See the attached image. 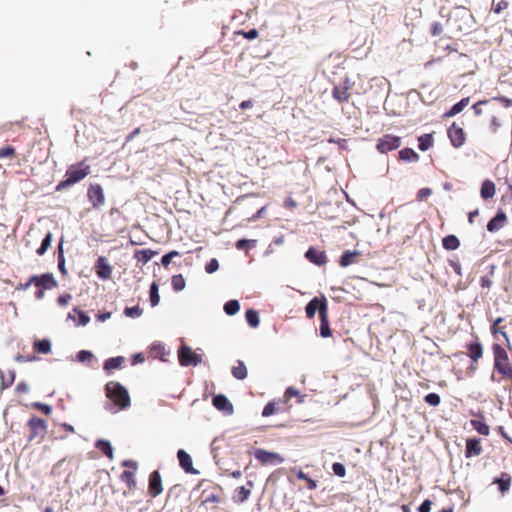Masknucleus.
<instances>
[{
	"mask_svg": "<svg viewBox=\"0 0 512 512\" xmlns=\"http://www.w3.org/2000/svg\"><path fill=\"white\" fill-rule=\"evenodd\" d=\"M106 396L117 407L115 410H123L130 406V396L128 391L120 383L110 381L105 386Z\"/></svg>",
	"mask_w": 512,
	"mask_h": 512,
	"instance_id": "obj_1",
	"label": "nucleus"
},
{
	"mask_svg": "<svg viewBox=\"0 0 512 512\" xmlns=\"http://www.w3.org/2000/svg\"><path fill=\"white\" fill-rule=\"evenodd\" d=\"M90 174V166L85 164L84 161H81L77 164L71 165L68 167L65 177L66 179L59 182L56 186L57 191H61L67 187H70L81 180H83L86 176Z\"/></svg>",
	"mask_w": 512,
	"mask_h": 512,
	"instance_id": "obj_2",
	"label": "nucleus"
},
{
	"mask_svg": "<svg viewBox=\"0 0 512 512\" xmlns=\"http://www.w3.org/2000/svg\"><path fill=\"white\" fill-rule=\"evenodd\" d=\"M494 354V369L503 377L512 378V365L506 350L499 344L492 346Z\"/></svg>",
	"mask_w": 512,
	"mask_h": 512,
	"instance_id": "obj_3",
	"label": "nucleus"
},
{
	"mask_svg": "<svg viewBox=\"0 0 512 512\" xmlns=\"http://www.w3.org/2000/svg\"><path fill=\"white\" fill-rule=\"evenodd\" d=\"M27 426L30 430V433L28 435V441L32 442L34 440H37L38 443L42 442L47 433V422L42 418L33 416L29 419Z\"/></svg>",
	"mask_w": 512,
	"mask_h": 512,
	"instance_id": "obj_4",
	"label": "nucleus"
},
{
	"mask_svg": "<svg viewBox=\"0 0 512 512\" xmlns=\"http://www.w3.org/2000/svg\"><path fill=\"white\" fill-rule=\"evenodd\" d=\"M179 362L182 366H197L202 362V356L193 351L189 346L182 345L178 350Z\"/></svg>",
	"mask_w": 512,
	"mask_h": 512,
	"instance_id": "obj_5",
	"label": "nucleus"
},
{
	"mask_svg": "<svg viewBox=\"0 0 512 512\" xmlns=\"http://www.w3.org/2000/svg\"><path fill=\"white\" fill-rule=\"evenodd\" d=\"M254 457L263 465H278L284 462V458L280 454L260 448L254 451Z\"/></svg>",
	"mask_w": 512,
	"mask_h": 512,
	"instance_id": "obj_6",
	"label": "nucleus"
},
{
	"mask_svg": "<svg viewBox=\"0 0 512 512\" xmlns=\"http://www.w3.org/2000/svg\"><path fill=\"white\" fill-rule=\"evenodd\" d=\"M401 145V138L398 136L386 134L378 139L377 150L380 153H387L397 149Z\"/></svg>",
	"mask_w": 512,
	"mask_h": 512,
	"instance_id": "obj_7",
	"label": "nucleus"
},
{
	"mask_svg": "<svg viewBox=\"0 0 512 512\" xmlns=\"http://www.w3.org/2000/svg\"><path fill=\"white\" fill-rule=\"evenodd\" d=\"M30 283L38 289L49 290L57 286V282L52 274L44 273L30 277Z\"/></svg>",
	"mask_w": 512,
	"mask_h": 512,
	"instance_id": "obj_8",
	"label": "nucleus"
},
{
	"mask_svg": "<svg viewBox=\"0 0 512 512\" xmlns=\"http://www.w3.org/2000/svg\"><path fill=\"white\" fill-rule=\"evenodd\" d=\"M96 275L102 280H108L112 276V267L104 256H99L94 265Z\"/></svg>",
	"mask_w": 512,
	"mask_h": 512,
	"instance_id": "obj_9",
	"label": "nucleus"
},
{
	"mask_svg": "<svg viewBox=\"0 0 512 512\" xmlns=\"http://www.w3.org/2000/svg\"><path fill=\"white\" fill-rule=\"evenodd\" d=\"M87 196L94 208L102 206L105 202L103 189L99 184H92L88 188Z\"/></svg>",
	"mask_w": 512,
	"mask_h": 512,
	"instance_id": "obj_10",
	"label": "nucleus"
},
{
	"mask_svg": "<svg viewBox=\"0 0 512 512\" xmlns=\"http://www.w3.org/2000/svg\"><path fill=\"white\" fill-rule=\"evenodd\" d=\"M448 136L451 144L456 148L461 147L465 142V133L456 123H453L448 129Z\"/></svg>",
	"mask_w": 512,
	"mask_h": 512,
	"instance_id": "obj_11",
	"label": "nucleus"
},
{
	"mask_svg": "<svg viewBox=\"0 0 512 512\" xmlns=\"http://www.w3.org/2000/svg\"><path fill=\"white\" fill-rule=\"evenodd\" d=\"M177 458L181 468L189 474H199L200 472L193 467V461L191 456L183 449H179L177 452Z\"/></svg>",
	"mask_w": 512,
	"mask_h": 512,
	"instance_id": "obj_12",
	"label": "nucleus"
},
{
	"mask_svg": "<svg viewBox=\"0 0 512 512\" xmlns=\"http://www.w3.org/2000/svg\"><path fill=\"white\" fill-rule=\"evenodd\" d=\"M212 403L217 410L223 412L225 415L233 414V405L225 395H215L212 399Z\"/></svg>",
	"mask_w": 512,
	"mask_h": 512,
	"instance_id": "obj_13",
	"label": "nucleus"
},
{
	"mask_svg": "<svg viewBox=\"0 0 512 512\" xmlns=\"http://www.w3.org/2000/svg\"><path fill=\"white\" fill-rule=\"evenodd\" d=\"M305 257L317 266H322L327 262V257L324 251L318 250L314 247H310L306 253Z\"/></svg>",
	"mask_w": 512,
	"mask_h": 512,
	"instance_id": "obj_14",
	"label": "nucleus"
},
{
	"mask_svg": "<svg viewBox=\"0 0 512 512\" xmlns=\"http://www.w3.org/2000/svg\"><path fill=\"white\" fill-rule=\"evenodd\" d=\"M507 216L502 210H498L496 215L487 223V230L489 232H497L506 223Z\"/></svg>",
	"mask_w": 512,
	"mask_h": 512,
	"instance_id": "obj_15",
	"label": "nucleus"
},
{
	"mask_svg": "<svg viewBox=\"0 0 512 512\" xmlns=\"http://www.w3.org/2000/svg\"><path fill=\"white\" fill-rule=\"evenodd\" d=\"M323 303H327L324 297L321 299L314 297L305 307L306 316L311 319L315 316L317 311L319 312V316H321V308Z\"/></svg>",
	"mask_w": 512,
	"mask_h": 512,
	"instance_id": "obj_16",
	"label": "nucleus"
},
{
	"mask_svg": "<svg viewBox=\"0 0 512 512\" xmlns=\"http://www.w3.org/2000/svg\"><path fill=\"white\" fill-rule=\"evenodd\" d=\"M482 453V447L480 444V439L477 438H468L466 440V450L465 456L467 458L478 456Z\"/></svg>",
	"mask_w": 512,
	"mask_h": 512,
	"instance_id": "obj_17",
	"label": "nucleus"
},
{
	"mask_svg": "<svg viewBox=\"0 0 512 512\" xmlns=\"http://www.w3.org/2000/svg\"><path fill=\"white\" fill-rule=\"evenodd\" d=\"M320 319H321V324H320L321 336L324 338L331 336V329L329 327V322H328L327 303L322 304Z\"/></svg>",
	"mask_w": 512,
	"mask_h": 512,
	"instance_id": "obj_18",
	"label": "nucleus"
},
{
	"mask_svg": "<svg viewBox=\"0 0 512 512\" xmlns=\"http://www.w3.org/2000/svg\"><path fill=\"white\" fill-rule=\"evenodd\" d=\"M360 255L361 252L358 250H346L340 257L339 265L341 267H348L349 265L355 263Z\"/></svg>",
	"mask_w": 512,
	"mask_h": 512,
	"instance_id": "obj_19",
	"label": "nucleus"
},
{
	"mask_svg": "<svg viewBox=\"0 0 512 512\" xmlns=\"http://www.w3.org/2000/svg\"><path fill=\"white\" fill-rule=\"evenodd\" d=\"M470 102V98L466 97L461 99L459 102L454 104L451 109L444 113L445 118L454 117L455 115L459 114Z\"/></svg>",
	"mask_w": 512,
	"mask_h": 512,
	"instance_id": "obj_20",
	"label": "nucleus"
},
{
	"mask_svg": "<svg viewBox=\"0 0 512 512\" xmlns=\"http://www.w3.org/2000/svg\"><path fill=\"white\" fill-rule=\"evenodd\" d=\"M493 483L498 484L501 494H505L511 485V476L508 473H502L500 477L495 478Z\"/></svg>",
	"mask_w": 512,
	"mask_h": 512,
	"instance_id": "obj_21",
	"label": "nucleus"
},
{
	"mask_svg": "<svg viewBox=\"0 0 512 512\" xmlns=\"http://www.w3.org/2000/svg\"><path fill=\"white\" fill-rule=\"evenodd\" d=\"M149 492L154 497L160 494V473L158 470L150 476Z\"/></svg>",
	"mask_w": 512,
	"mask_h": 512,
	"instance_id": "obj_22",
	"label": "nucleus"
},
{
	"mask_svg": "<svg viewBox=\"0 0 512 512\" xmlns=\"http://www.w3.org/2000/svg\"><path fill=\"white\" fill-rule=\"evenodd\" d=\"M16 372L14 369L8 370L6 373L0 370V378H1V389H6L15 381Z\"/></svg>",
	"mask_w": 512,
	"mask_h": 512,
	"instance_id": "obj_23",
	"label": "nucleus"
},
{
	"mask_svg": "<svg viewBox=\"0 0 512 512\" xmlns=\"http://www.w3.org/2000/svg\"><path fill=\"white\" fill-rule=\"evenodd\" d=\"M480 194L483 199L492 198L495 195V184L491 180H485L482 183Z\"/></svg>",
	"mask_w": 512,
	"mask_h": 512,
	"instance_id": "obj_24",
	"label": "nucleus"
},
{
	"mask_svg": "<svg viewBox=\"0 0 512 512\" xmlns=\"http://www.w3.org/2000/svg\"><path fill=\"white\" fill-rule=\"evenodd\" d=\"M349 86H335L333 89V97L338 102H347L349 99Z\"/></svg>",
	"mask_w": 512,
	"mask_h": 512,
	"instance_id": "obj_25",
	"label": "nucleus"
},
{
	"mask_svg": "<svg viewBox=\"0 0 512 512\" xmlns=\"http://www.w3.org/2000/svg\"><path fill=\"white\" fill-rule=\"evenodd\" d=\"M76 316L78 317V325L85 326L89 323L90 317L78 308H74L71 313H69V318L76 321Z\"/></svg>",
	"mask_w": 512,
	"mask_h": 512,
	"instance_id": "obj_26",
	"label": "nucleus"
},
{
	"mask_svg": "<svg viewBox=\"0 0 512 512\" xmlns=\"http://www.w3.org/2000/svg\"><path fill=\"white\" fill-rule=\"evenodd\" d=\"M399 159L405 162H417L419 155L411 148H404L399 151Z\"/></svg>",
	"mask_w": 512,
	"mask_h": 512,
	"instance_id": "obj_27",
	"label": "nucleus"
},
{
	"mask_svg": "<svg viewBox=\"0 0 512 512\" xmlns=\"http://www.w3.org/2000/svg\"><path fill=\"white\" fill-rule=\"evenodd\" d=\"M96 448L107 456L109 459H113V448L109 441L100 439L95 444Z\"/></svg>",
	"mask_w": 512,
	"mask_h": 512,
	"instance_id": "obj_28",
	"label": "nucleus"
},
{
	"mask_svg": "<svg viewBox=\"0 0 512 512\" xmlns=\"http://www.w3.org/2000/svg\"><path fill=\"white\" fill-rule=\"evenodd\" d=\"M33 349L40 354H49L51 352V342L48 339L36 340Z\"/></svg>",
	"mask_w": 512,
	"mask_h": 512,
	"instance_id": "obj_29",
	"label": "nucleus"
},
{
	"mask_svg": "<svg viewBox=\"0 0 512 512\" xmlns=\"http://www.w3.org/2000/svg\"><path fill=\"white\" fill-rule=\"evenodd\" d=\"M469 357L472 361L476 362L482 357L483 348L479 342L471 343L468 345Z\"/></svg>",
	"mask_w": 512,
	"mask_h": 512,
	"instance_id": "obj_30",
	"label": "nucleus"
},
{
	"mask_svg": "<svg viewBox=\"0 0 512 512\" xmlns=\"http://www.w3.org/2000/svg\"><path fill=\"white\" fill-rule=\"evenodd\" d=\"M442 245L446 250H456L460 246V241L455 235H447L443 238Z\"/></svg>",
	"mask_w": 512,
	"mask_h": 512,
	"instance_id": "obj_31",
	"label": "nucleus"
},
{
	"mask_svg": "<svg viewBox=\"0 0 512 512\" xmlns=\"http://www.w3.org/2000/svg\"><path fill=\"white\" fill-rule=\"evenodd\" d=\"M232 375L239 380H243L247 377V368L243 361L239 360L237 366L232 367Z\"/></svg>",
	"mask_w": 512,
	"mask_h": 512,
	"instance_id": "obj_32",
	"label": "nucleus"
},
{
	"mask_svg": "<svg viewBox=\"0 0 512 512\" xmlns=\"http://www.w3.org/2000/svg\"><path fill=\"white\" fill-rule=\"evenodd\" d=\"M123 362H124V357H122V356L108 358L104 362V370L111 371L113 369H118L121 367Z\"/></svg>",
	"mask_w": 512,
	"mask_h": 512,
	"instance_id": "obj_33",
	"label": "nucleus"
},
{
	"mask_svg": "<svg viewBox=\"0 0 512 512\" xmlns=\"http://www.w3.org/2000/svg\"><path fill=\"white\" fill-rule=\"evenodd\" d=\"M56 428H57V430L54 431V433L59 434L55 437L56 439H64L66 437L67 433H70V434L75 433L74 427L67 423H62V424L58 425Z\"/></svg>",
	"mask_w": 512,
	"mask_h": 512,
	"instance_id": "obj_34",
	"label": "nucleus"
},
{
	"mask_svg": "<svg viewBox=\"0 0 512 512\" xmlns=\"http://www.w3.org/2000/svg\"><path fill=\"white\" fill-rule=\"evenodd\" d=\"M246 321L247 323L253 327L256 328L259 326L260 320H259V314L254 309H248L245 313Z\"/></svg>",
	"mask_w": 512,
	"mask_h": 512,
	"instance_id": "obj_35",
	"label": "nucleus"
},
{
	"mask_svg": "<svg viewBox=\"0 0 512 512\" xmlns=\"http://www.w3.org/2000/svg\"><path fill=\"white\" fill-rule=\"evenodd\" d=\"M433 144L431 134H423L418 138V147L421 151H427Z\"/></svg>",
	"mask_w": 512,
	"mask_h": 512,
	"instance_id": "obj_36",
	"label": "nucleus"
},
{
	"mask_svg": "<svg viewBox=\"0 0 512 512\" xmlns=\"http://www.w3.org/2000/svg\"><path fill=\"white\" fill-rule=\"evenodd\" d=\"M239 310L240 304L238 300H229L224 304V312L229 316L237 314Z\"/></svg>",
	"mask_w": 512,
	"mask_h": 512,
	"instance_id": "obj_37",
	"label": "nucleus"
},
{
	"mask_svg": "<svg viewBox=\"0 0 512 512\" xmlns=\"http://www.w3.org/2000/svg\"><path fill=\"white\" fill-rule=\"evenodd\" d=\"M251 491L244 486L238 487L235 491L234 500L239 503L245 502L250 496Z\"/></svg>",
	"mask_w": 512,
	"mask_h": 512,
	"instance_id": "obj_38",
	"label": "nucleus"
},
{
	"mask_svg": "<svg viewBox=\"0 0 512 512\" xmlns=\"http://www.w3.org/2000/svg\"><path fill=\"white\" fill-rule=\"evenodd\" d=\"M51 242H52V233L48 232L46 234V236L44 237V239L42 240L40 247L36 250V253L39 256L44 255L47 252V250L50 248Z\"/></svg>",
	"mask_w": 512,
	"mask_h": 512,
	"instance_id": "obj_39",
	"label": "nucleus"
},
{
	"mask_svg": "<svg viewBox=\"0 0 512 512\" xmlns=\"http://www.w3.org/2000/svg\"><path fill=\"white\" fill-rule=\"evenodd\" d=\"M471 426L481 435H489V426L480 420H471Z\"/></svg>",
	"mask_w": 512,
	"mask_h": 512,
	"instance_id": "obj_40",
	"label": "nucleus"
},
{
	"mask_svg": "<svg viewBox=\"0 0 512 512\" xmlns=\"http://www.w3.org/2000/svg\"><path fill=\"white\" fill-rule=\"evenodd\" d=\"M201 501H202V504L219 503L220 496L218 494H214V493H207L204 490L201 495Z\"/></svg>",
	"mask_w": 512,
	"mask_h": 512,
	"instance_id": "obj_41",
	"label": "nucleus"
},
{
	"mask_svg": "<svg viewBox=\"0 0 512 512\" xmlns=\"http://www.w3.org/2000/svg\"><path fill=\"white\" fill-rule=\"evenodd\" d=\"M172 287L176 292H179L185 288V280L181 274L174 275L171 279Z\"/></svg>",
	"mask_w": 512,
	"mask_h": 512,
	"instance_id": "obj_42",
	"label": "nucleus"
},
{
	"mask_svg": "<svg viewBox=\"0 0 512 512\" xmlns=\"http://www.w3.org/2000/svg\"><path fill=\"white\" fill-rule=\"evenodd\" d=\"M58 268L63 275L67 274V271L65 268V258H64V254H63L62 241L60 242L59 247H58Z\"/></svg>",
	"mask_w": 512,
	"mask_h": 512,
	"instance_id": "obj_43",
	"label": "nucleus"
},
{
	"mask_svg": "<svg viewBox=\"0 0 512 512\" xmlns=\"http://www.w3.org/2000/svg\"><path fill=\"white\" fill-rule=\"evenodd\" d=\"M121 480L125 482L129 487L134 486V471L124 470L121 474Z\"/></svg>",
	"mask_w": 512,
	"mask_h": 512,
	"instance_id": "obj_44",
	"label": "nucleus"
},
{
	"mask_svg": "<svg viewBox=\"0 0 512 512\" xmlns=\"http://www.w3.org/2000/svg\"><path fill=\"white\" fill-rule=\"evenodd\" d=\"M150 301L152 306H156L159 302L158 284L156 282H153L150 288Z\"/></svg>",
	"mask_w": 512,
	"mask_h": 512,
	"instance_id": "obj_45",
	"label": "nucleus"
},
{
	"mask_svg": "<svg viewBox=\"0 0 512 512\" xmlns=\"http://www.w3.org/2000/svg\"><path fill=\"white\" fill-rule=\"evenodd\" d=\"M147 359H157L160 358V345L152 344V346L147 350Z\"/></svg>",
	"mask_w": 512,
	"mask_h": 512,
	"instance_id": "obj_46",
	"label": "nucleus"
},
{
	"mask_svg": "<svg viewBox=\"0 0 512 512\" xmlns=\"http://www.w3.org/2000/svg\"><path fill=\"white\" fill-rule=\"evenodd\" d=\"M425 402L431 406H438L440 404V396L437 393H429L424 398Z\"/></svg>",
	"mask_w": 512,
	"mask_h": 512,
	"instance_id": "obj_47",
	"label": "nucleus"
},
{
	"mask_svg": "<svg viewBox=\"0 0 512 512\" xmlns=\"http://www.w3.org/2000/svg\"><path fill=\"white\" fill-rule=\"evenodd\" d=\"M124 314L127 317L136 318V317H139L142 314V309H140L139 306L127 307L124 310Z\"/></svg>",
	"mask_w": 512,
	"mask_h": 512,
	"instance_id": "obj_48",
	"label": "nucleus"
},
{
	"mask_svg": "<svg viewBox=\"0 0 512 512\" xmlns=\"http://www.w3.org/2000/svg\"><path fill=\"white\" fill-rule=\"evenodd\" d=\"M333 473L338 477H344L346 475V468L342 463L335 462L332 465Z\"/></svg>",
	"mask_w": 512,
	"mask_h": 512,
	"instance_id": "obj_49",
	"label": "nucleus"
},
{
	"mask_svg": "<svg viewBox=\"0 0 512 512\" xmlns=\"http://www.w3.org/2000/svg\"><path fill=\"white\" fill-rule=\"evenodd\" d=\"M15 156V149L12 146H5L0 148V159L13 158Z\"/></svg>",
	"mask_w": 512,
	"mask_h": 512,
	"instance_id": "obj_50",
	"label": "nucleus"
},
{
	"mask_svg": "<svg viewBox=\"0 0 512 512\" xmlns=\"http://www.w3.org/2000/svg\"><path fill=\"white\" fill-rule=\"evenodd\" d=\"M219 268V262L217 259H211L205 266V271L209 274L216 272Z\"/></svg>",
	"mask_w": 512,
	"mask_h": 512,
	"instance_id": "obj_51",
	"label": "nucleus"
},
{
	"mask_svg": "<svg viewBox=\"0 0 512 512\" xmlns=\"http://www.w3.org/2000/svg\"><path fill=\"white\" fill-rule=\"evenodd\" d=\"M93 358V354L88 350H81L77 354V360L79 362H86Z\"/></svg>",
	"mask_w": 512,
	"mask_h": 512,
	"instance_id": "obj_52",
	"label": "nucleus"
},
{
	"mask_svg": "<svg viewBox=\"0 0 512 512\" xmlns=\"http://www.w3.org/2000/svg\"><path fill=\"white\" fill-rule=\"evenodd\" d=\"M33 407L36 408L37 410L43 412L46 415H50L51 412H52L51 406H49L47 404H44V403H41V402L34 403Z\"/></svg>",
	"mask_w": 512,
	"mask_h": 512,
	"instance_id": "obj_53",
	"label": "nucleus"
},
{
	"mask_svg": "<svg viewBox=\"0 0 512 512\" xmlns=\"http://www.w3.org/2000/svg\"><path fill=\"white\" fill-rule=\"evenodd\" d=\"M275 404L273 402H269L265 405L263 411H262V416L264 417H268V416H271L275 413Z\"/></svg>",
	"mask_w": 512,
	"mask_h": 512,
	"instance_id": "obj_54",
	"label": "nucleus"
},
{
	"mask_svg": "<svg viewBox=\"0 0 512 512\" xmlns=\"http://www.w3.org/2000/svg\"><path fill=\"white\" fill-rule=\"evenodd\" d=\"M179 253L177 251H171L167 254H165L164 256H162V266H167L170 264L172 258L174 256H178Z\"/></svg>",
	"mask_w": 512,
	"mask_h": 512,
	"instance_id": "obj_55",
	"label": "nucleus"
},
{
	"mask_svg": "<svg viewBox=\"0 0 512 512\" xmlns=\"http://www.w3.org/2000/svg\"><path fill=\"white\" fill-rule=\"evenodd\" d=\"M431 194H432V190L430 188H421L417 192V200L422 201L425 198H427L428 196H430Z\"/></svg>",
	"mask_w": 512,
	"mask_h": 512,
	"instance_id": "obj_56",
	"label": "nucleus"
},
{
	"mask_svg": "<svg viewBox=\"0 0 512 512\" xmlns=\"http://www.w3.org/2000/svg\"><path fill=\"white\" fill-rule=\"evenodd\" d=\"M255 244V240H247V239H240L236 242V248L238 250H243L249 246V244Z\"/></svg>",
	"mask_w": 512,
	"mask_h": 512,
	"instance_id": "obj_57",
	"label": "nucleus"
},
{
	"mask_svg": "<svg viewBox=\"0 0 512 512\" xmlns=\"http://www.w3.org/2000/svg\"><path fill=\"white\" fill-rule=\"evenodd\" d=\"M489 102V100H480L478 101L477 103H475L472 108L474 110V113L479 116L482 114V109H481V105H485Z\"/></svg>",
	"mask_w": 512,
	"mask_h": 512,
	"instance_id": "obj_58",
	"label": "nucleus"
},
{
	"mask_svg": "<svg viewBox=\"0 0 512 512\" xmlns=\"http://www.w3.org/2000/svg\"><path fill=\"white\" fill-rule=\"evenodd\" d=\"M432 502L429 499L424 500L418 507L419 512H430Z\"/></svg>",
	"mask_w": 512,
	"mask_h": 512,
	"instance_id": "obj_59",
	"label": "nucleus"
},
{
	"mask_svg": "<svg viewBox=\"0 0 512 512\" xmlns=\"http://www.w3.org/2000/svg\"><path fill=\"white\" fill-rule=\"evenodd\" d=\"M442 25L439 22H434L431 26V33L433 36H438L442 33Z\"/></svg>",
	"mask_w": 512,
	"mask_h": 512,
	"instance_id": "obj_60",
	"label": "nucleus"
},
{
	"mask_svg": "<svg viewBox=\"0 0 512 512\" xmlns=\"http://www.w3.org/2000/svg\"><path fill=\"white\" fill-rule=\"evenodd\" d=\"M71 300V295L70 294H64V295H60L57 299V303L60 305V306H66L69 301Z\"/></svg>",
	"mask_w": 512,
	"mask_h": 512,
	"instance_id": "obj_61",
	"label": "nucleus"
},
{
	"mask_svg": "<svg viewBox=\"0 0 512 512\" xmlns=\"http://www.w3.org/2000/svg\"><path fill=\"white\" fill-rule=\"evenodd\" d=\"M15 390L19 394H25V393H27L29 391V386L25 382H20V383L17 384Z\"/></svg>",
	"mask_w": 512,
	"mask_h": 512,
	"instance_id": "obj_62",
	"label": "nucleus"
},
{
	"mask_svg": "<svg viewBox=\"0 0 512 512\" xmlns=\"http://www.w3.org/2000/svg\"><path fill=\"white\" fill-rule=\"evenodd\" d=\"M492 100L501 102L505 107L512 106V99L500 96V97H494Z\"/></svg>",
	"mask_w": 512,
	"mask_h": 512,
	"instance_id": "obj_63",
	"label": "nucleus"
},
{
	"mask_svg": "<svg viewBox=\"0 0 512 512\" xmlns=\"http://www.w3.org/2000/svg\"><path fill=\"white\" fill-rule=\"evenodd\" d=\"M152 252L149 250L140 251L137 253V257L139 260L147 261L151 258Z\"/></svg>",
	"mask_w": 512,
	"mask_h": 512,
	"instance_id": "obj_64",
	"label": "nucleus"
}]
</instances>
